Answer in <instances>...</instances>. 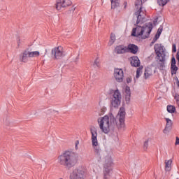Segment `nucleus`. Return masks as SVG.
Wrapping results in <instances>:
<instances>
[{
  "mask_svg": "<svg viewBox=\"0 0 179 179\" xmlns=\"http://www.w3.org/2000/svg\"><path fill=\"white\" fill-rule=\"evenodd\" d=\"M125 92H126L127 94H131V89L129 88V86L126 87Z\"/></svg>",
  "mask_w": 179,
  "mask_h": 179,
  "instance_id": "2f4dec72",
  "label": "nucleus"
},
{
  "mask_svg": "<svg viewBox=\"0 0 179 179\" xmlns=\"http://www.w3.org/2000/svg\"><path fill=\"white\" fill-rule=\"evenodd\" d=\"M71 5H72L71 0H57L56 9L61 10L62 8H66L67 6H71Z\"/></svg>",
  "mask_w": 179,
  "mask_h": 179,
  "instance_id": "1a4fd4ad",
  "label": "nucleus"
},
{
  "mask_svg": "<svg viewBox=\"0 0 179 179\" xmlns=\"http://www.w3.org/2000/svg\"><path fill=\"white\" fill-rule=\"evenodd\" d=\"M154 48L157 58H160L162 55L166 54L164 52V46H163L162 44L156 43Z\"/></svg>",
  "mask_w": 179,
  "mask_h": 179,
  "instance_id": "f8f14e48",
  "label": "nucleus"
},
{
  "mask_svg": "<svg viewBox=\"0 0 179 179\" xmlns=\"http://www.w3.org/2000/svg\"><path fill=\"white\" fill-rule=\"evenodd\" d=\"M178 71V67H177V65H171V73L172 76L173 75H176Z\"/></svg>",
  "mask_w": 179,
  "mask_h": 179,
  "instance_id": "412c9836",
  "label": "nucleus"
},
{
  "mask_svg": "<svg viewBox=\"0 0 179 179\" xmlns=\"http://www.w3.org/2000/svg\"><path fill=\"white\" fill-rule=\"evenodd\" d=\"M29 58H31L29 49H26L20 55V61L24 64L29 62Z\"/></svg>",
  "mask_w": 179,
  "mask_h": 179,
  "instance_id": "ddd939ff",
  "label": "nucleus"
},
{
  "mask_svg": "<svg viewBox=\"0 0 179 179\" xmlns=\"http://www.w3.org/2000/svg\"><path fill=\"white\" fill-rule=\"evenodd\" d=\"M156 41H157L154 38L151 42V44H155Z\"/></svg>",
  "mask_w": 179,
  "mask_h": 179,
  "instance_id": "ea45409f",
  "label": "nucleus"
},
{
  "mask_svg": "<svg viewBox=\"0 0 179 179\" xmlns=\"http://www.w3.org/2000/svg\"><path fill=\"white\" fill-rule=\"evenodd\" d=\"M175 100H176V101H179V94H175Z\"/></svg>",
  "mask_w": 179,
  "mask_h": 179,
  "instance_id": "c9c22d12",
  "label": "nucleus"
},
{
  "mask_svg": "<svg viewBox=\"0 0 179 179\" xmlns=\"http://www.w3.org/2000/svg\"><path fill=\"white\" fill-rule=\"evenodd\" d=\"M170 0H157V3L159 6H164L165 5H167V3Z\"/></svg>",
  "mask_w": 179,
  "mask_h": 179,
  "instance_id": "b1692460",
  "label": "nucleus"
},
{
  "mask_svg": "<svg viewBox=\"0 0 179 179\" xmlns=\"http://www.w3.org/2000/svg\"><path fill=\"white\" fill-rule=\"evenodd\" d=\"M114 43H115V34H110V41H109V44L110 45H113V44H114Z\"/></svg>",
  "mask_w": 179,
  "mask_h": 179,
  "instance_id": "a878e982",
  "label": "nucleus"
},
{
  "mask_svg": "<svg viewBox=\"0 0 179 179\" xmlns=\"http://www.w3.org/2000/svg\"><path fill=\"white\" fill-rule=\"evenodd\" d=\"M19 43H20V42H18V45H19Z\"/></svg>",
  "mask_w": 179,
  "mask_h": 179,
  "instance_id": "c03bdc74",
  "label": "nucleus"
},
{
  "mask_svg": "<svg viewBox=\"0 0 179 179\" xmlns=\"http://www.w3.org/2000/svg\"><path fill=\"white\" fill-rule=\"evenodd\" d=\"M73 10H75V8H73Z\"/></svg>",
  "mask_w": 179,
  "mask_h": 179,
  "instance_id": "37998d69",
  "label": "nucleus"
},
{
  "mask_svg": "<svg viewBox=\"0 0 179 179\" xmlns=\"http://www.w3.org/2000/svg\"><path fill=\"white\" fill-rule=\"evenodd\" d=\"M127 47H124L122 45H117L115 48V51L116 54H125V52H127Z\"/></svg>",
  "mask_w": 179,
  "mask_h": 179,
  "instance_id": "a211bd4d",
  "label": "nucleus"
},
{
  "mask_svg": "<svg viewBox=\"0 0 179 179\" xmlns=\"http://www.w3.org/2000/svg\"><path fill=\"white\" fill-rule=\"evenodd\" d=\"M165 120L166 121V124L163 132L164 134H169V132H170V129H171V127H173V121L169 118H166Z\"/></svg>",
  "mask_w": 179,
  "mask_h": 179,
  "instance_id": "f3484780",
  "label": "nucleus"
},
{
  "mask_svg": "<svg viewBox=\"0 0 179 179\" xmlns=\"http://www.w3.org/2000/svg\"><path fill=\"white\" fill-rule=\"evenodd\" d=\"M149 146V140H146L144 142V145H143V149L144 150H146L148 149V147Z\"/></svg>",
  "mask_w": 179,
  "mask_h": 179,
  "instance_id": "cd10ccee",
  "label": "nucleus"
},
{
  "mask_svg": "<svg viewBox=\"0 0 179 179\" xmlns=\"http://www.w3.org/2000/svg\"><path fill=\"white\" fill-rule=\"evenodd\" d=\"M111 2V9H117L120 8V0H110Z\"/></svg>",
  "mask_w": 179,
  "mask_h": 179,
  "instance_id": "6ab92c4d",
  "label": "nucleus"
},
{
  "mask_svg": "<svg viewBox=\"0 0 179 179\" xmlns=\"http://www.w3.org/2000/svg\"><path fill=\"white\" fill-rule=\"evenodd\" d=\"M78 145H79V141H76V149H78Z\"/></svg>",
  "mask_w": 179,
  "mask_h": 179,
  "instance_id": "a19ab883",
  "label": "nucleus"
},
{
  "mask_svg": "<svg viewBox=\"0 0 179 179\" xmlns=\"http://www.w3.org/2000/svg\"><path fill=\"white\" fill-rule=\"evenodd\" d=\"M126 80H127V83H131L132 82V78H127Z\"/></svg>",
  "mask_w": 179,
  "mask_h": 179,
  "instance_id": "e433bc0d",
  "label": "nucleus"
},
{
  "mask_svg": "<svg viewBox=\"0 0 179 179\" xmlns=\"http://www.w3.org/2000/svg\"><path fill=\"white\" fill-rule=\"evenodd\" d=\"M166 110L168 113H170L171 114H174V113H176V106L173 105H168L166 107Z\"/></svg>",
  "mask_w": 179,
  "mask_h": 179,
  "instance_id": "aec40b11",
  "label": "nucleus"
},
{
  "mask_svg": "<svg viewBox=\"0 0 179 179\" xmlns=\"http://www.w3.org/2000/svg\"><path fill=\"white\" fill-rule=\"evenodd\" d=\"M176 64H177V62H176V57H173L171 58V65H176Z\"/></svg>",
  "mask_w": 179,
  "mask_h": 179,
  "instance_id": "473e14b6",
  "label": "nucleus"
},
{
  "mask_svg": "<svg viewBox=\"0 0 179 179\" xmlns=\"http://www.w3.org/2000/svg\"><path fill=\"white\" fill-rule=\"evenodd\" d=\"M177 179H178V178H177Z\"/></svg>",
  "mask_w": 179,
  "mask_h": 179,
  "instance_id": "a18cd8bd",
  "label": "nucleus"
},
{
  "mask_svg": "<svg viewBox=\"0 0 179 179\" xmlns=\"http://www.w3.org/2000/svg\"><path fill=\"white\" fill-rule=\"evenodd\" d=\"M94 68H100V62H99V59L96 58L95 60H94Z\"/></svg>",
  "mask_w": 179,
  "mask_h": 179,
  "instance_id": "bb28decb",
  "label": "nucleus"
},
{
  "mask_svg": "<svg viewBox=\"0 0 179 179\" xmlns=\"http://www.w3.org/2000/svg\"><path fill=\"white\" fill-rule=\"evenodd\" d=\"M111 101V107H113V108H118V106L121 105V100L122 99V96L121 95V92H120V90H116L113 91V94L110 97Z\"/></svg>",
  "mask_w": 179,
  "mask_h": 179,
  "instance_id": "39448f33",
  "label": "nucleus"
},
{
  "mask_svg": "<svg viewBox=\"0 0 179 179\" xmlns=\"http://www.w3.org/2000/svg\"><path fill=\"white\" fill-rule=\"evenodd\" d=\"M57 159L60 166L71 170L78 163V155L72 151L66 150L58 157Z\"/></svg>",
  "mask_w": 179,
  "mask_h": 179,
  "instance_id": "f03ea898",
  "label": "nucleus"
},
{
  "mask_svg": "<svg viewBox=\"0 0 179 179\" xmlns=\"http://www.w3.org/2000/svg\"><path fill=\"white\" fill-rule=\"evenodd\" d=\"M172 52H177V45L176 43L172 45Z\"/></svg>",
  "mask_w": 179,
  "mask_h": 179,
  "instance_id": "c756f323",
  "label": "nucleus"
},
{
  "mask_svg": "<svg viewBox=\"0 0 179 179\" xmlns=\"http://www.w3.org/2000/svg\"><path fill=\"white\" fill-rule=\"evenodd\" d=\"M113 75L116 82L121 83L124 80V71H122V69H115Z\"/></svg>",
  "mask_w": 179,
  "mask_h": 179,
  "instance_id": "9d476101",
  "label": "nucleus"
},
{
  "mask_svg": "<svg viewBox=\"0 0 179 179\" xmlns=\"http://www.w3.org/2000/svg\"><path fill=\"white\" fill-rule=\"evenodd\" d=\"M154 23H156L157 22V18L154 20Z\"/></svg>",
  "mask_w": 179,
  "mask_h": 179,
  "instance_id": "79ce46f5",
  "label": "nucleus"
},
{
  "mask_svg": "<svg viewBox=\"0 0 179 179\" xmlns=\"http://www.w3.org/2000/svg\"><path fill=\"white\" fill-rule=\"evenodd\" d=\"M138 3H141V6H142V0H137L136 2V6H138Z\"/></svg>",
  "mask_w": 179,
  "mask_h": 179,
  "instance_id": "72a5a7b5",
  "label": "nucleus"
},
{
  "mask_svg": "<svg viewBox=\"0 0 179 179\" xmlns=\"http://www.w3.org/2000/svg\"><path fill=\"white\" fill-rule=\"evenodd\" d=\"M163 32V27L161 25L157 29V34L161 36L162 33Z\"/></svg>",
  "mask_w": 179,
  "mask_h": 179,
  "instance_id": "c85d7f7f",
  "label": "nucleus"
},
{
  "mask_svg": "<svg viewBox=\"0 0 179 179\" xmlns=\"http://www.w3.org/2000/svg\"><path fill=\"white\" fill-rule=\"evenodd\" d=\"M127 50L129 52H131V54H138V52L139 51V47L138 45L130 43L128 45Z\"/></svg>",
  "mask_w": 179,
  "mask_h": 179,
  "instance_id": "dca6fc26",
  "label": "nucleus"
},
{
  "mask_svg": "<svg viewBox=\"0 0 179 179\" xmlns=\"http://www.w3.org/2000/svg\"><path fill=\"white\" fill-rule=\"evenodd\" d=\"M92 134V145L94 149L95 153L99 156V159L101 160V156L103 155V152L100 147H99V141H97V131L95 130L91 129Z\"/></svg>",
  "mask_w": 179,
  "mask_h": 179,
  "instance_id": "20e7f679",
  "label": "nucleus"
},
{
  "mask_svg": "<svg viewBox=\"0 0 179 179\" xmlns=\"http://www.w3.org/2000/svg\"><path fill=\"white\" fill-rule=\"evenodd\" d=\"M161 57H158L159 63H158V69L159 71H164L166 69V54L162 53Z\"/></svg>",
  "mask_w": 179,
  "mask_h": 179,
  "instance_id": "4468645a",
  "label": "nucleus"
},
{
  "mask_svg": "<svg viewBox=\"0 0 179 179\" xmlns=\"http://www.w3.org/2000/svg\"><path fill=\"white\" fill-rule=\"evenodd\" d=\"M111 166H113V159L111 157L106 156L105 157V164L103 165L104 167V177L103 179H107V176L110 174V171H111Z\"/></svg>",
  "mask_w": 179,
  "mask_h": 179,
  "instance_id": "423d86ee",
  "label": "nucleus"
},
{
  "mask_svg": "<svg viewBox=\"0 0 179 179\" xmlns=\"http://www.w3.org/2000/svg\"><path fill=\"white\" fill-rule=\"evenodd\" d=\"M154 38L157 41L159 40V38H160V35H159L158 34H156Z\"/></svg>",
  "mask_w": 179,
  "mask_h": 179,
  "instance_id": "f704fd0d",
  "label": "nucleus"
},
{
  "mask_svg": "<svg viewBox=\"0 0 179 179\" xmlns=\"http://www.w3.org/2000/svg\"><path fill=\"white\" fill-rule=\"evenodd\" d=\"M34 57H40V52H38V51L30 52L29 51V57L34 58Z\"/></svg>",
  "mask_w": 179,
  "mask_h": 179,
  "instance_id": "4be33fe9",
  "label": "nucleus"
},
{
  "mask_svg": "<svg viewBox=\"0 0 179 179\" xmlns=\"http://www.w3.org/2000/svg\"><path fill=\"white\" fill-rule=\"evenodd\" d=\"M98 124H99L101 131L103 132V134H108L110 131H114L115 127L118 126V124H117V119H115L113 113L99 118Z\"/></svg>",
  "mask_w": 179,
  "mask_h": 179,
  "instance_id": "7ed1b4c3",
  "label": "nucleus"
},
{
  "mask_svg": "<svg viewBox=\"0 0 179 179\" xmlns=\"http://www.w3.org/2000/svg\"><path fill=\"white\" fill-rule=\"evenodd\" d=\"M125 115L127 112L125 111V107L122 106L120 108L117 117H119V122L120 128L125 127Z\"/></svg>",
  "mask_w": 179,
  "mask_h": 179,
  "instance_id": "0eeeda50",
  "label": "nucleus"
},
{
  "mask_svg": "<svg viewBox=\"0 0 179 179\" xmlns=\"http://www.w3.org/2000/svg\"><path fill=\"white\" fill-rule=\"evenodd\" d=\"M143 9V8L141 6L138 10L134 13L137 17V20L136 24H134L136 27L133 28L131 36L132 37L141 36L142 40H146V38H149L152 30H153V23L147 22L143 26L138 25L143 20V13H145Z\"/></svg>",
  "mask_w": 179,
  "mask_h": 179,
  "instance_id": "f257e3e1",
  "label": "nucleus"
},
{
  "mask_svg": "<svg viewBox=\"0 0 179 179\" xmlns=\"http://www.w3.org/2000/svg\"><path fill=\"white\" fill-rule=\"evenodd\" d=\"M127 5H128V3L127 1L124 2V9H127Z\"/></svg>",
  "mask_w": 179,
  "mask_h": 179,
  "instance_id": "58836bf2",
  "label": "nucleus"
},
{
  "mask_svg": "<svg viewBox=\"0 0 179 179\" xmlns=\"http://www.w3.org/2000/svg\"><path fill=\"white\" fill-rule=\"evenodd\" d=\"M85 172L82 170L74 169L70 174V179H84Z\"/></svg>",
  "mask_w": 179,
  "mask_h": 179,
  "instance_id": "9b49d317",
  "label": "nucleus"
},
{
  "mask_svg": "<svg viewBox=\"0 0 179 179\" xmlns=\"http://www.w3.org/2000/svg\"><path fill=\"white\" fill-rule=\"evenodd\" d=\"M150 77V73H148V71H145L144 73V79H148Z\"/></svg>",
  "mask_w": 179,
  "mask_h": 179,
  "instance_id": "7c9ffc66",
  "label": "nucleus"
},
{
  "mask_svg": "<svg viewBox=\"0 0 179 179\" xmlns=\"http://www.w3.org/2000/svg\"><path fill=\"white\" fill-rule=\"evenodd\" d=\"M175 145H179V138H178V136L176 137Z\"/></svg>",
  "mask_w": 179,
  "mask_h": 179,
  "instance_id": "4c0bfd02",
  "label": "nucleus"
},
{
  "mask_svg": "<svg viewBox=\"0 0 179 179\" xmlns=\"http://www.w3.org/2000/svg\"><path fill=\"white\" fill-rule=\"evenodd\" d=\"M143 67H138L136 70V79H139V78L141 77V72L142 71Z\"/></svg>",
  "mask_w": 179,
  "mask_h": 179,
  "instance_id": "393cba45",
  "label": "nucleus"
},
{
  "mask_svg": "<svg viewBox=\"0 0 179 179\" xmlns=\"http://www.w3.org/2000/svg\"><path fill=\"white\" fill-rule=\"evenodd\" d=\"M130 64L131 66L138 68V66H141V60H139L138 56H132L130 57Z\"/></svg>",
  "mask_w": 179,
  "mask_h": 179,
  "instance_id": "2eb2a0df",
  "label": "nucleus"
},
{
  "mask_svg": "<svg viewBox=\"0 0 179 179\" xmlns=\"http://www.w3.org/2000/svg\"><path fill=\"white\" fill-rule=\"evenodd\" d=\"M64 56V51H62V47L61 46L55 48L51 51V57H53L55 59H59V58H62Z\"/></svg>",
  "mask_w": 179,
  "mask_h": 179,
  "instance_id": "6e6552de",
  "label": "nucleus"
},
{
  "mask_svg": "<svg viewBox=\"0 0 179 179\" xmlns=\"http://www.w3.org/2000/svg\"><path fill=\"white\" fill-rule=\"evenodd\" d=\"M171 163H173V161L171 159L168 160L167 162H165V167L166 170L169 171L171 167Z\"/></svg>",
  "mask_w": 179,
  "mask_h": 179,
  "instance_id": "5701e85b",
  "label": "nucleus"
}]
</instances>
